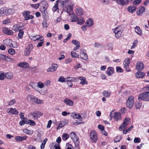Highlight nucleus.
Instances as JSON below:
<instances>
[{"mask_svg": "<svg viewBox=\"0 0 149 149\" xmlns=\"http://www.w3.org/2000/svg\"><path fill=\"white\" fill-rule=\"evenodd\" d=\"M144 92L140 94L139 96V100H143L145 101H148L147 100L149 99V87H145L143 88Z\"/></svg>", "mask_w": 149, "mask_h": 149, "instance_id": "obj_1", "label": "nucleus"}, {"mask_svg": "<svg viewBox=\"0 0 149 149\" xmlns=\"http://www.w3.org/2000/svg\"><path fill=\"white\" fill-rule=\"evenodd\" d=\"M123 31V27L121 26L112 29V31L115 33L116 37L117 38H119L121 37Z\"/></svg>", "mask_w": 149, "mask_h": 149, "instance_id": "obj_2", "label": "nucleus"}, {"mask_svg": "<svg viewBox=\"0 0 149 149\" xmlns=\"http://www.w3.org/2000/svg\"><path fill=\"white\" fill-rule=\"evenodd\" d=\"M70 137L72 140L75 145V149L79 148V142L78 136L74 132H72L70 134Z\"/></svg>", "mask_w": 149, "mask_h": 149, "instance_id": "obj_3", "label": "nucleus"}, {"mask_svg": "<svg viewBox=\"0 0 149 149\" xmlns=\"http://www.w3.org/2000/svg\"><path fill=\"white\" fill-rule=\"evenodd\" d=\"M131 122V120L130 118L126 117L123 120V122L120 125L119 128L120 130L121 131L126 129L127 126Z\"/></svg>", "mask_w": 149, "mask_h": 149, "instance_id": "obj_4", "label": "nucleus"}, {"mask_svg": "<svg viewBox=\"0 0 149 149\" xmlns=\"http://www.w3.org/2000/svg\"><path fill=\"white\" fill-rule=\"evenodd\" d=\"M134 102V98L133 96H129L127 100L126 104L127 107L131 109L133 107Z\"/></svg>", "mask_w": 149, "mask_h": 149, "instance_id": "obj_5", "label": "nucleus"}, {"mask_svg": "<svg viewBox=\"0 0 149 149\" xmlns=\"http://www.w3.org/2000/svg\"><path fill=\"white\" fill-rule=\"evenodd\" d=\"M28 100L32 101L37 104H42L43 103V100H40L36 97L33 95H28L27 97Z\"/></svg>", "mask_w": 149, "mask_h": 149, "instance_id": "obj_6", "label": "nucleus"}, {"mask_svg": "<svg viewBox=\"0 0 149 149\" xmlns=\"http://www.w3.org/2000/svg\"><path fill=\"white\" fill-rule=\"evenodd\" d=\"M90 138L91 141L96 143L97 140V136L96 132L94 131H91L90 133Z\"/></svg>", "mask_w": 149, "mask_h": 149, "instance_id": "obj_7", "label": "nucleus"}, {"mask_svg": "<svg viewBox=\"0 0 149 149\" xmlns=\"http://www.w3.org/2000/svg\"><path fill=\"white\" fill-rule=\"evenodd\" d=\"M61 141V138L60 137H59L56 140V142L58 143H50V146H53V148H54V149H61L59 144Z\"/></svg>", "mask_w": 149, "mask_h": 149, "instance_id": "obj_8", "label": "nucleus"}, {"mask_svg": "<svg viewBox=\"0 0 149 149\" xmlns=\"http://www.w3.org/2000/svg\"><path fill=\"white\" fill-rule=\"evenodd\" d=\"M30 114L33 116V117L34 118V119H35L42 116L43 115V113L41 112L38 111H34L33 112H30Z\"/></svg>", "mask_w": 149, "mask_h": 149, "instance_id": "obj_9", "label": "nucleus"}, {"mask_svg": "<svg viewBox=\"0 0 149 149\" xmlns=\"http://www.w3.org/2000/svg\"><path fill=\"white\" fill-rule=\"evenodd\" d=\"M67 5L68 6H65V8L66 9V12L69 14V15H70V13L72 12L73 7L74 6L73 3L71 2L70 3Z\"/></svg>", "mask_w": 149, "mask_h": 149, "instance_id": "obj_10", "label": "nucleus"}, {"mask_svg": "<svg viewBox=\"0 0 149 149\" xmlns=\"http://www.w3.org/2000/svg\"><path fill=\"white\" fill-rule=\"evenodd\" d=\"M33 48V46L32 44H29L26 47L24 51V55L26 56L29 55L30 53Z\"/></svg>", "mask_w": 149, "mask_h": 149, "instance_id": "obj_11", "label": "nucleus"}, {"mask_svg": "<svg viewBox=\"0 0 149 149\" xmlns=\"http://www.w3.org/2000/svg\"><path fill=\"white\" fill-rule=\"evenodd\" d=\"M80 56L81 59L86 60L88 58V56L86 53V51L83 49H80Z\"/></svg>", "mask_w": 149, "mask_h": 149, "instance_id": "obj_12", "label": "nucleus"}, {"mask_svg": "<svg viewBox=\"0 0 149 149\" xmlns=\"http://www.w3.org/2000/svg\"><path fill=\"white\" fill-rule=\"evenodd\" d=\"M144 68V65L143 63L141 62H138L136 65V69L138 70H141Z\"/></svg>", "mask_w": 149, "mask_h": 149, "instance_id": "obj_13", "label": "nucleus"}, {"mask_svg": "<svg viewBox=\"0 0 149 149\" xmlns=\"http://www.w3.org/2000/svg\"><path fill=\"white\" fill-rule=\"evenodd\" d=\"M2 30L5 34L8 35H12L13 34V32L11 30L6 27L3 28Z\"/></svg>", "mask_w": 149, "mask_h": 149, "instance_id": "obj_14", "label": "nucleus"}, {"mask_svg": "<svg viewBox=\"0 0 149 149\" xmlns=\"http://www.w3.org/2000/svg\"><path fill=\"white\" fill-rule=\"evenodd\" d=\"M78 79L81 80L80 84L83 85H86L88 84V82L86 81V78L85 77H78Z\"/></svg>", "mask_w": 149, "mask_h": 149, "instance_id": "obj_15", "label": "nucleus"}, {"mask_svg": "<svg viewBox=\"0 0 149 149\" xmlns=\"http://www.w3.org/2000/svg\"><path fill=\"white\" fill-rule=\"evenodd\" d=\"M68 120H65L64 121H61L59 124L58 127L57 128V130L60 129V128L63 127L65 125H66L68 123Z\"/></svg>", "mask_w": 149, "mask_h": 149, "instance_id": "obj_16", "label": "nucleus"}, {"mask_svg": "<svg viewBox=\"0 0 149 149\" xmlns=\"http://www.w3.org/2000/svg\"><path fill=\"white\" fill-rule=\"evenodd\" d=\"M71 2L69 0H61L59 3L62 6V7H64L66 6L67 5H68Z\"/></svg>", "mask_w": 149, "mask_h": 149, "instance_id": "obj_17", "label": "nucleus"}, {"mask_svg": "<svg viewBox=\"0 0 149 149\" xmlns=\"http://www.w3.org/2000/svg\"><path fill=\"white\" fill-rule=\"evenodd\" d=\"M58 65L57 64H52L51 67L47 69L48 72H53L56 70Z\"/></svg>", "mask_w": 149, "mask_h": 149, "instance_id": "obj_18", "label": "nucleus"}, {"mask_svg": "<svg viewBox=\"0 0 149 149\" xmlns=\"http://www.w3.org/2000/svg\"><path fill=\"white\" fill-rule=\"evenodd\" d=\"M137 11V15H141L145 10V8L143 6L138 8Z\"/></svg>", "mask_w": 149, "mask_h": 149, "instance_id": "obj_19", "label": "nucleus"}, {"mask_svg": "<svg viewBox=\"0 0 149 149\" xmlns=\"http://www.w3.org/2000/svg\"><path fill=\"white\" fill-rule=\"evenodd\" d=\"M18 65L22 68H27L29 67V65L28 63L23 62L19 63Z\"/></svg>", "mask_w": 149, "mask_h": 149, "instance_id": "obj_20", "label": "nucleus"}, {"mask_svg": "<svg viewBox=\"0 0 149 149\" xmlns=\"http://www.w3.org/2000/svg\"><path fill=\"white\" fill-rule=\"evenodd\" d=\"M27 137L26 136H17L15 138V140L17 141H21L25 140L26 139Z\"/></svg>", "mask_w": 149, "mask_h": 149, "instance_id": "obj_21", "label": "nucleus"}, {"mask_svg": "<svg viewBox=\"0 0 149 149\" xmlns=\"http://www.w3.org/2000/svg\"><path fill=\"white\" fill-rule=\"evenodd\" d=\"M114 68L112 67H109L107 68L106 73L109 76H111L113 73Z\"/></svg>", "mask_w": 149, "mask_h": 149, "instance_id": "obj_22", "label": "nucleus"}, {"mask_svg": "<svg viewBox=\"0 0 149 149\" xmlns=\"http://www.w3.org/2000/svg\"><path fill=\"white\" fill-rule=\"evenodd\" d=\"M145 75V73L141 71H138L135 74V76L138 78H142Z\"/></svg>", "mask_w": 149, "mask_h": 149, "instance_id": "obj_23", "label": "nucleus"}, {"mask_svg": "<svg viewBox=\"0 0 149 149\" xmlns=\"http://www.w3.org/2000/svg\"><path fill=\"white\" fill-rule=\"evenodd\" d=\"M70 15L71 16L70 20L71 22H75L77 21V17L75 14H70Z\"/></svg>", "mask_w": 149, "mask_h": 149, "instance_id": "obj_24", "label": "nucleus"}, {"mask_svg": "<svg viewBox=\"0 0 149 149\" xmlns=\"http://www.w3.org/2000/svg\"><path fill=\"white\" fill-rule=\"evenodd\" d=\"M8 113H10L12 115H18L19 113V112L15 108H11L10 109Z\"/></svg>", "mask_w": 149, "mask_h": 149, "instance_id": "obj_25", "label": "nucleus"}, {"mask_svg": "<svg viewBox=\"0 0 149 149\" xmlns=\"http://www.w3.org/2000/svg\"><path fill=\"white\" fill-rule=\"evenodd\" d=\"M114 118L116 121L120 120L121 119V115L119 112H115L114 113Z\"/></svg>", "mask_w": 149, "mask_h": 149, "instance_id": "obj_26", "label": "nucleus"}, {"mask_svg": "<svg viewBox=\"0 0 149 149\" xmlns=\"http://www.w3.org/2000/svg\"><path fill=\"white\" fill-rule=\"evenodd\" d=\"M117 3L123 6L126 5L128 4V0H119L118 1Z\"/></svg>", "mask_w": 149, "mask_h": 149, "instance_id": "obj_27", "label": "nucleus"}, {"mask_svg": "<svg viewBox=\"0 0 149 149\" xmlns=\"http://www.w3.org/2000/svg\"><path fill=\"white\" fill-rule=\"evenodd\" d=\"M78 80V79L74 77H67L66 81L68 82H77Z\"/></svg>", "mask_w": 149, "mask_h": 149, "instance_id": "obj_28", "label": "nucleus"}, {"mask_svg": "<svg viewBox=\"0 0 149 149\" xmlns=\"http://www.w3.org/2000/svg\"><path fill=\"white\" fill-rule=\"evenodd\" d=\"M7 8L6 7H2L0 9V17L2 14L7 15Z\"/></svg>", "mask_w": 149, "mask_h": 149, "instance_id": "obj_29", "label": "nucleus"}, {"mask_svg": "<svg viewBox=\"0 0 149 149\" xmlns=\"http://www.w3.org/2000/svg\"><path fill=\"white\" fill-rule=\"evenodd\" d=\"M64 102L67 105L70 106H72L73 105V102L69 99H65L64 100Z\"/></svg>", "mask_w": 149, "mask_h": 149, "instance_id": "obj_30", "label": "nucleus"}, {"mask_svg": "<svg viewBox=\"0 0 149 149\" xmlns=\"http://www.w3.org/2000/svg\"><path fill=\"white\" fill-rule=\"evenodd\" d=\"M86 23L88 27H91L93 25L94 22L92 19L90 18L86 21Z\"/></svg>", "mask_w": 149, "mask_h": 149, "instance_id": "obj_31", "label": "nucleus"}, {"mask_svg": "<svg viewBox=\"0 0 149 149\" xmlns=\"http://www.w3.org/2000/svg\"><path fill=\"white\" fill-rule=\"evenodd\" d=\"M76 12L78 15H82L83 14L84 11L83 9L80 8H78L76 9Z\"/></svg>", "mask_w": 149, "mask_h": 149, "instance_id": "obj_32", "label": "nucleus"}, {"mask_svg": "<svg viewBox=\"0 0 149 149\" xmlns=\"http://www.w3.org/2000/svg\"><path fill=\"white\" fill-rule=\"evenodd\" d=\"M22 120L20 121L19 122V125L21 126H23L24 124H27L28 119L27 118H24L22 119Z\"/></svg>", "mask_w": 149, "mask_h": 149, "instance_id": "obj_33", "label": "nucleus"}, {"mask_svg": "<svg viewBox=\"0 0 149 149\" xmlns=\"http://www.w3.org/2000/svg\"><path fill=\"white\" fill-rule=\"evenodd\" d=\"M136 9V7L133 6H130L127 8L128 11L130 13H134Z\"/></svg>", "mask_w": 149, "mask_h": 149, "instance_id": "obj_34", "label": "nucleus"}, {"mask_svg": "<svg viewBox=\"0 0 149 149\" xmlns=\"http://www.w3.org/2000/svg\"><path fill=\"white\" fill-rule=\"evenodd\" d=\"M71 115L72 117L74 118L79 119H81V116L79 114H77L75 113H72Z\"/></svg>", "mask_w": 149, "mask_h": 149, "instance_id": "obj_35", "label": "nucleus"}, {"mask_svg": "<svg viewBox=\"0 0 149 149\" xmlns=\"http://www.w3.org/2000/svg\"><path fill=\"white\" fill-rule=\"evenodd\" d=\"M84 21L85 20L84 19L83 17H80L79 18H77V21L76 22H77L78 24L81 25L84 23Z\"/></svg>", "mask_w": 149, "mask_h": 149, "instance_id": "obj_36", "label": "nucleus"}, {"mask_svg": "<svg viewBox=\"0 0 149 149\" xmlns=\"http://www.w3.org/2000/svg\"><path fill=\"white\" fill-rule=\"evenodd\" d=\"M135 31L138 34L140 35L141 34V30L139 26H136L135 29Z\"/></svg>", "mask_w": 149, "mask_h": 149, "instance_id": "obj_37", "label": "nucleus"}, {"mask_svg": "<svg viewBox=\"0 0 149 149\" xmlns=\"http://www.w3.org/2000/svg\"><path fill=\"white\" fill-rule=\"evenodd\" d=\"M24 32L22 29L19 30L18 34V38L20 39L22 38L24 35Z\"/></svg>", "mask_w": 149, "mask_h": 149, "instance_id": "obj_38", "label": "nucleus"}, {"mask_svg": "<svg viewBox=\"0 0 149 149\" xmlns=\"http://www.w3.org/2000/svg\"><path fill=\"white\" fill-rule=\"evenodd\" d=\"M142 103L141 102H136L135 103L136 108L137 109H140L141 107L142 106Z\"/></svg>", "mask_w": 149, "mask_h": 149, "instance_id": "obj_39", "label": "nucleus"}, {"mask_svg": "<svg viewBox=\"0 0 149 149\" xmlns=\"http://www.w3.org/2000/svg\"><path fill=\"white\" fill-rule=\"evenodd\" d=\"M130 62V60L129 58L126 59L123 62L124 66L129 65Z\"/></svg>", "mask_w": 149, "mask_h": 149, "instance_id": "obj_40", "label": "nucleus"}, {"mask_svg": "<svg viewBox=\"0 0 149 149\" xmlns=\"http://www.w3.org/2000/svg\"><path fill=\"white\" fill-rule=\"evenodd\" d=\"M71 56L73 58H79V55H78L77 53H76L75 52L72 51L71 52Z\"/></svg>", "mask_w": 149, "mask_h": 149, "instance_id": "obj_41", "label": "nucleus"}, {"mask_svg": "<svg viewBox=\"0 0 149 149\" xmlns=\"http://www.w3.org/2000/svg\"><path fill=\"white\" fill-rule=\"evenodd\" d=\"M5 77L8 79H11L13 77V74L11 72H8L6 74Z\"/></svg>", "mask_w": 149, "mask_h": 149, "instance_id": "obj_42", "label": "nucleus"}, {"mask_svg": "<svg viewBox=\"0 0 149 149\" xmlns=\"http://www.w3.org/2000/svg\"><path fill=\"white\" fill-rule=\"evenodd\" d=\"M104 96L106 97H109L111 93L106 91H104L102 93Z\"/></svg>", "mask_w": 149, "mask_h": 149, "instance_id": "obj_43", "label": "nucleus"}, {"mask_svg": "<svg viewBox=\"0 0 149 149\" xmlns=\"http://www.w3.org/2000/svg\"><path fill=\"white\" fill-rule=\"evenodd\" d=\"M66 79L67 78H65L63 76H61L59 77L58 81L61 82H64L66 81Z\"/></svg>", "mask_w": 149, "mask_h": 149, "instance_id": "obj_44", "label": "nucleus"}, {"mask_svg": "<svg viewBox=\"0 0 149 149\" xmlns=\"http://www.w3.org/2000/svg\"><path fill=\"white\" fill-rule=\"evenodd\" d=\"M14 12L15 10L13 9L10 8L8 9L7 8V14H12L14 13Z\"/></svg>", "mask_w": 149, "mask_h": 149, "instance_id": "obj_45", "label": "nucleus"}, {"mask_svg": "<svg viewBox=\"0 0 149 149\" xmlns=\"http://www.w3.org/2000/svg\"><path fill=\"white\" fill-rule=\"evenodd\" d=\"M27 124L31 126H34L36 125L35 122L32 120H29L28 121Z\"/></svg>", "mask_w": 149, "mask_h": 149, "instance_id": "obj_46", "label": "nucleus"}, {"mask_svg": "<svg viewBox=\"0 0 149 149\" xmlns=\"http://www.w3.org/2000/svg\"><path fill=\"white\" fill-rule=\"evenodd\" d=\"M42 24L43 27L44 28H47L49 25L47 23V21L45 20H44L43 21Z\"/></svg>", "mask_w": 149, "mask_h": 149, "instance_id": "obj_47", "label": "nucleus"}, {"mask_svg": "<svg viewBox=\"0 0 149 149\" xmlns=\"http://www.w3.org/2000/svg\"><path fill=\"white\" fill-rule=\"evenodd\" d=\"M69 137V135L67 133H65L63 134L62 139L63 140H66L68 139Z\"/></svg>", "mask_w": 149, "mask_h": 149, "instance_id": "obj_48", "label": "nucleus"}, {"mask_svg": "<svg viewBox=\"0 0 149 149\" xmlns=\"http://www.w3.org/2000/svg\"><path fill=\"white\" fill-rule=\"evenodd\" d=\"M72 42L76 46H80V44L79 42L77 40H73L72 41Z\"/></svg>", "mask_w": 149, "mask_h": 149, "instance_id": "obj_49", "label": "nucleus"}, {"mask_svg": "<svg viewBox=\"0 0 149 149\" xmlns=\"http://www.w3.org/2000/svg\"><path fill=\"white\" fill-rule=\"evenodd\" d=\"M122 139L121 136H117L114 139V141L115 142H119Z\"/></svg>", "mask_w": 149, "mask_h": 149, "instance_id": "obj_50", "label": "nucleus"}, {"mask_svg": "<svg viewBox=\"0 0 149 149\" xmlns=\"http://www.w3.org/2000/svg\"><path fill=\"white\" fill-rule=\"evenodd\" d=\"M33 17H34L33 15H29L28 16H26L24 17V19L25 20H27L30 19H33Z\"/></svg>", "mask_w": 149, "mask_h": 149, "instance_id": "obj_51", "label": "nucleus"}, {"mask_svg": "<svg viewBox=\"0 0 149 149\" xmlns=\"http://www.w3.org/2000/svg\"><path fill=\"white\" fill-rule=\"evenodd\" d=\"M30 5L31 7L34 8L35 9H36L39 7L40 5V3H38L34 4H31Z\"/></svg>", "mask_w": 149, "mask_h": 149, "instance_id": "obj_52", "label": "nucleus"}, {"mask_svg": "<svg viewBox=\"0 0 149 149\" xmlns=\"http://www.w3.org/2000/svg\"><path fill=\"white\" fill-rule=\"evenodd\" d=\"M8 58V57L6 56L5 55L0 54V60H6L7 59V58Z\"/></svg>", "mask_w": 149, "mask_h": 149, "instance_id": "obj_53", "label": "nucleus"}, {"mask_svg": "<svg viewBox=\"0 0 149 149\" xmlns=\"http://www.w3.org/2000/svg\"><path fill=\"white\" fill-rule=\"evenodd\" d=\"M8 52L9 54L11 55L14 54L15 53V50L13 48L9 49Z\"/></svg>", "mask_w": 149, "mask_h": 149, "instance_id": "obj_54", "label": "nucleus"}, {"mask_svg": "<svg viewBox=\"0 0 149 149\" xmlns=\"http://www.w3.org/2000/svg\"><path fill=\"white\" fill-rule=\"evenodd\" d=\"M66 149H72L74 147L71 144L68 143H66Z\"/></svg>", "mask_w": 149, "mask_h": 149, "instance_id": "obj_55", "label": "nucleus"}, {"mask_svg": "<svg viewBox=\"0 0 149 149\" xmlns=\"http://www.w3.org/2000/svg\"><path fill=\"white\" fill-rule=\"evenodd\" d=\"M58 3L57 2H56L54 6L52 8V10L54 12L56 11L57 9L58 8Z\"/></svg>", "mask_w": 149, "mask_h": 149, "instance_id": "obj_56", "label": "nucleus"}, {"mask_svg": "<svg viewBox=\"0 0 149 149\" xmlns=\"http://www.w3.org/2000/svg\"><path fill=\"white\" fill-rule=\"evenodd\" d=\"M30 12L29 10L24 11L22 13L23 16H27L30 14Z\"/></svg>", "mask_w": 149, "mask_h": 149, "instance_id": "obj_57", "label": "nucleus"}, {"mask_svg": "<svg viewBox=\"0 0 149 149\" xmlns=\"http://www.w3.org/2000/svg\"><path fill=\"white\" fill-rule=\"evenodd\" d=\"M32 39L33 40H38L40 38V37L38 35H36L32 36Z\"/></svg>", "mask_w": 149, "mask_h": 149, "instance_id": "obj_58", "label": "nucleus"}, {"mask_svg": "<svg viewBox=\"0 0 149 149\" xmlns=\"http://www.w3.org/2000/svg\"><path fill=\"white\" fill-rule=\"evenodd\" d=\"M134 143H138L140 142L141 139L139 137H136L134 139Z\"/></svg>", "mask_w": 149, "mask_h": 149, "instance_id": "obj_59", "label": "nucleus"}, {"mask_svg": "<svg viewBox=\"0 0 149 149\" xmlns=\"http://www.w3.org/2000/svg\"><path fill=\"white\" fill-rule=\"evenodd\" d=\"M138 41L136 40H135L134 42L133 43V45L131 47V49H132L135 48V47L136 46L137 44Z\"/></svg>", "mask_w": 149, "mask_h": 149, "instance_id": "obj_60", "label": "nucleus"}, {"mask_svg": "<svg viewBox=\"0 0 149 149\" xmlns=\"http://www.w3.org/2000/svg\"><path fill=\"white\" fill-rule=\"evenodd\" d=\"M15 100L14 99H13L9 102L8 105L9 106H11L15 104Z\"/></svg>", "mask_w": 149, "mask_h": 149, "instance_id": "obj_61", "label": "nucleus"}, {"mask_svg": "<svg viewBox=\"0 0 149 149\" xmlns=\"http://www.w3.org/2000/svg\"><path fill=\"white\" fill-rule=\"evenodd\" d=\"M116 69V71L118 72H123V70L120 67H117Z\"/></svg>", "mask_w": 149, "mask_h": 149, "instance_id": "obj_62", "label": "nucleus"}, {"mask_svg": "<svg viewBox=\"0 0 149 149\" xmlns=\"http://www.w3.org/2000/svg\"><path fill=\"white\" fill-rule=\"evenodd\" d=\"M142 1V0H135L133 2V4L136 5L139 4Z\"/></svg>", "mask_w": 149, "mask_h": 149, "instance_id": "obj_63", "label": "nucleus"}, {"mask_svg": "<svg viewBox=\"0 0 149 149\" xmlns=\"http://www.w3.org/2000/svg\"><path fill=\"white\" fill-rule=\"evenodd\" d=\"M38 87L40 88H42L44 87L43 84L40 82H39L38 83Z\"/></svg>", "mask_w": 149, "mask_h": 149, "instance_id": "obj_64", "label": "nucleus"}]
</instances>
